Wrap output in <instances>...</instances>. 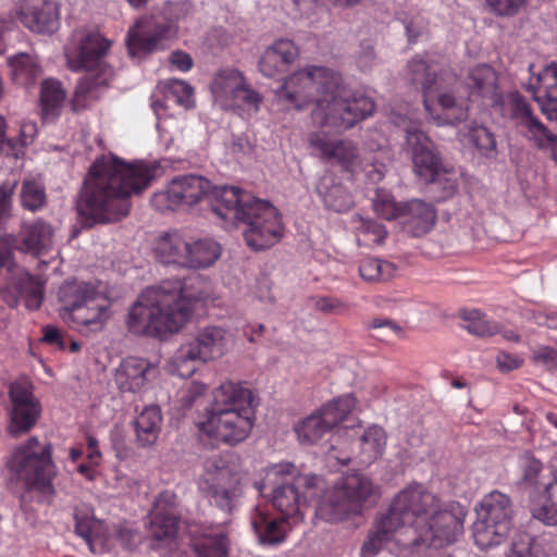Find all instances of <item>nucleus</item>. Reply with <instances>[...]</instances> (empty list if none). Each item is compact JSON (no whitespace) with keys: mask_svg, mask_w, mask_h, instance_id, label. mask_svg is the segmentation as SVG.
<instances>
[{"mask_svg":"<svg viewBox=\"0 0 557 557\" xmlns=\"http://www.w3.org/2000/svg\"><path fill=\"white\" fill-rule=\"evenodd\" d=\"M9 397L12 405L8 433L18 437L29 432L41 413L39 400L34 396L32 386L26 382H14L9 387Z\"/></svg>","mask_w":557,"mask_h":557,"instance_id":"nucleus-16","label":"nucleus"},{"mask_svg":"<svg viewBox=\"0 0 557 557\" xmlns=\"http://www.w3.org/2000/svg\"><path fill=\"white\" fill-rule=\"evenodd\" d=\"M387 436L382 426L371 425L360 436L359 462L368 466L380 459L385 450Z\"/></svg>","mask_w":557,"mask_h":557,"instance_id":"nucleus-33","label":"nucleus"},{"mask_svg":"<svg viewBox=\"0 0 557 557\" xmlns=\"http://www.w3.org/2000/svg\"><path fill=\"white\" fill-rule=\"evenodd\" d=\"M380 486L363 473H348L326 491L317 506V516L327 522H338L356 516L375 503Z\"/></svg>","mask_w":557,"mask_h":557,"instance_id":"nucleus-7","label":"nucleus"},{"mask_svg":"<svg viewBox=\"0 0 557 557\" xmlns=\"http://www.w3.org/2000/svg\"><path fill=\"white\" fill-rule=\"evenodd\" d=\"M180 502L176 494L172 491H164L157 497L151 512L161 513L162 516L180 519Z\"/></svg>","mask_w":557,"mask_h":557,"instance_id":"nucleus-57","label":"nucleus"},{"mask_svg":"<svg viewBox=\"0 0 557 557\" xmlns=\"http://www.w3.org/2000/svg\"><path fill=\"white\" fill-rule=\"evenodd\" d=\"M508 557H539L534 540L524 534L518 542H515Z\"/></svg>","mask_w":557,"mask_h":557,"instance_id":"nucleus-61","label":"nucleus"},{"mask_svg":"<svg viewBox=\"0 0 557 557\" xmlns=\"http://www.w3.org/2000/svg\"><path fill=\"white\" fill-rule=\"evenodd\" d=\"M397 220L407 234L420 237L428 234L435 225L436 210L429 202L411 199L403 203Z\"/></svg>","mask_w":557,"mask_h":557,"instance_id":"nucleus-24","label":"nucleus"},{"mask_svg":"<svg viewBox=\"0 0 557 557\" xmlns=\"http://www.w3.org/2000/svg\"><path fill=\"white\" fill-rule=\"evenodd\" d=\"M207 417L253 411L252 392L240 383L224 382L213 391Z\"/></svg>","mask_w":557,"mask_h":557,"instance_id":"nucleus-21","label":"nucleus"},{"mask_svg":"<svg viewBox=\"0 0 557 557\" xmlns=\"http://www.w3.org/2000/svg\"><path fill=\"white\" fill-rule=\"evenodd\" d=\"M515 509L511 498L499 491L486 494L476 507L472 532L475 544L488 549L504 543L512 528Z\"/></svg>","mask_w":557,"mask_h":557,"instance_id":"nucleus-9","label":"nucleus"},{"mask_svg":"<svg viewBox=\"0 0 557 557\" xmlns=\"http://www.w3.org/2000/svg\"><path fill=\"white\" fill-rule=\"evenodd\" d=\"M465 517L459 503H443L421 484L409 485L394 497L387 512L368 533L360 557H375L401 528L405 539L397 541L410 550L451 544L463 532Z\"/></svg>","mask_w":557,"mask_h":557,"instance_id":"nucleus-1","label":"nucleus"},{"mask_svg":"<svg viewBox=\"0 0 557 557\" xmlns=\"http://www.w3.org/2000/svg\"><path fill=\"white\" fill-rule=\"evenodd\" d=\"M437 91H433L431 111L429 114L437 121V124H458L468 117V110L456 102L450 92L444 91L441 81L437 82Z\"/></svg>","mask_w":557,"mask_h":557,"instance_id":"nucleus-27","label":"nucleus"},{"mask_svg":"<svg viewBox=\"0 0 557 557\" xmlns=\"http://www.w3.org/2000/svg\"><path fill=\"white\" fill-rule=\"evenodd\" d=\"M11 76L18 85L32 83L40 74L37 58L29 53H17L9 59Z\"/></svg>","mask_w":557,"mask_h":557,"instance_id":"nucleus-41","label":"nucleus"},{"mask_svg":"<svg viewBox=\"0 0 557 557\" xmlns=\"http://www.w3.org/2000/svg\"><path fill=\"white\" fill-rule=\"evenodd\" d=\"M75 533L85 540L89 549L95 553L91 531L96 521L88 509H76L74 512Z\"/></svg>","mask_w":557,"mask_h":557,"instance_id":"nucleus-56","label":"nucleus"},{"mask_svg":"<svg viewBox=\"0 0 557 557\" xmlns=\"http://www.w3.org/2000/svg\"><path fill=\"white\" fill-rule=\"evenodd\" d=\"M21 206L24 210L37 212L47 205L46 188L34 178H25L20 191Z\"/></svg>","mask_w":557,"mask_h":557,"instance_id":"nucleus-44","label":"nucleus"},{"mask_svg":"<svg viewBox=\"0 0 557 557\" xmlns=\"http://www.w3.org/2000/svg\"><path fill=\"white\" fill-rule=\"evenodd\" d=\"M373 211L384 220H397L404 202H396L393 195L383 188H376L371 199Z\"/></svg>","mask_w":557,"mask_h":557,"instance_id":"nucleus-49","label":"nucleus"},{"mask_svg":"<svg viewBox=\"0 0 557 557\" xmlns=\"http://www.w3.org/2000/svg\"><path fill=\"white\" fill-rule=\"evenodd\" d=\"M255 422V410L207 417L202 429L227 445L234 446L245 441L250 434Z\"/></svg>","mask_w":557,"mask_h":557,"instance_id":"nucleus-18","label":"nucleus"},{"mask_svg":"<svg viewBox=\"0 0 557 557\" xmlns=\"http://www.w3.org/2000/svg\"><path fill=\"white\" fill-rule=\"evenodd\" d=\"M487 4L498 15H513L524 5L527 0H486Z\"/></svg>","mask_w":557,"mask_h":557,"instance_id":"nucleus-62","label":"nucleus"},{"mask_svg":"<svg viewBox=\"0 0 557 557\" xmlns=\"http://www.w3.org/2000/svg\"><path fill=\"white\" fill-rule=\"evenodd\" d=\"M227 344L225 330L209 326L201 330L195 338L184 343L173 356V366L182 377L191 376L198 363H206L224 355Z\"/></svg>","mask_w":557,"mask_h":557,"instance_id":"nucleus-12","label":"nucleus"},{"mask_svg":"<svg viewBox=\"0 0 557 557\" xmlns=\"http://www.w3.org/2000/svg\"><path fill=\"white\" fill-rule=\"evenodd\" d=\"M468 137L482 156L494 158L497 154L495 136L487 127L474 125L470 127Z\"/></svg>","mask_w":557,"mask_h":557,"instance_id":"nucleus-51","label":"nucleus"},{"mask_svg":"<svg viewBox=\"0 0 557 557\" xmlns=\"http://www.w3.org/2000/svg\"><path fill=\"white\" fill-rule=\"evenodd\" d=\"M356 239L359 246H372L383 244L387 230L384 224L374 221L371 218H364L361 214H354L351 218Z\"/></svg>","mask_w":557,"mask_h":557,"instance_id":"nucleus-35","label":"nucleus"},{"mask_svg":"<svg viewBox=\"0 0 557 557\" xmlns=\"http://www.w3.org/2000/svg\"><path fill=\"white\" fill-rule=\"evenodd\" d=\"M228 542L224 534H209L191 543L194 557H227Z\"/></svg>","mask_w":557,"mask_h":557,"instance_id":"nucleus-43","label":"nucleus"},{"mask_svg":"<svg viewBox=\"0 0 557 557\" xmlns=\"http://www.w3.org/2000/svg\"><path fill=\"white\" fill-rule=\"evenodd\" d=\"M397 267L380 258H366L360 262L359 274L370 283L386 282L395 276Z\"/></svg>","mask_w":557,"mask_h":557,"instance_id":"nucleus-42","label":"nucleus"},{"mask_svg":"<svg viewBox=\"0 0 557 557\" xmlns=\"http://www.w3.org/2000/svg\"><path fill=\"white\" fill-rule=\"evenodd\" d=\"M262 100V96L245 81L244 86L239 87L228 101H231L233 108L246 110L249 113H257Z\"/></svg>","mask_w":557,"mask_h":557,"instance_id":"nucleus-52","label":"nucleus"},{"mask_svg":"<svg viewBox=\"0 0 557 557\" xmlns=\"http://www.w3.org/2000/svg\"><path fill=\"white\" fill-rule=\"evenodd\" d=\"M178 528V521L172 517L162 516L161 513H150L149 533L157 540L174 537Z\"/></svg>","mask_w":557,"mask_h":557,"instance_id":"nucleus-54","label":"nucleus"},{"mask_svg":"<svg viewBox=\"0 0 557 557\" xmlns=\"http://www.w3.org/2000/svg\"><path fill=\"white\" fill-rule=\"evenodd\" d=\"M533 139L540 149H549L550 158L557 164V135L545 127V132L536 135Z\"/></svg>","mask_w":557,"mask_h":557,"instance_id":"nucleus-64","label":"nucleus"},{"mask_svg":"<svg viewBox=\"0 0 557 557\" xmlns=\"http://www.w3.org/2000/svg\"><path fill=\"white\" fill-rule=\"evenodd\" d=\"M162 416L158 406H147L135 420L137 442L146 447L156 443L161 431Z\"/></svg>","mask_w":557,"mask_h":557,"instance_id":"nucleus-32","label":"nucleus"},{"mask_svg":"<svg viewBox=\"0 0 557 557\" xmlns=\"http://www.w3.org/2000/svg\"><path fill=\"white\" fill-rule=\"evenodd\" d=\"M368 327L374 331L372 336L379 341H389L394 336H399L403 333V329L399 324L386 318L372 319Z\"/></svg>","mask_w":557,"mask_h":557,"instance_id":"nucleus-55","label":"nucleus"},{"mask_svg":"<svg viewBox=\"0 0 557 557\" xmlns=\"http://www.w3.org/2000/svg\"><path fill=\"white\" fill-rule=\"evenodd\" d=\"M292 470H295L292 463L275 465L268 470L264 481L255 482V487L263 492L268 485H271L273 507L284 519L297 523L302 519L301 507L305 505V498L287 478L292 474Z\"/></svg>","mask_w":557,"mask_h":557,"instance_id":"nucleus-13","label":"nucleus"},{"mask_svg":"<svg viewBox=\"0 0 557 557\" xmlns=\"http://www.w3.org/2000/svg\"><path fill=\"white\" fill-rule=\"evenodd\" d=\"M425 183L431 184L432 189L438 193L437 199L440 201L453 197L458 188L456 173L445 168L438 171V175L433 181H426Z\"/></svg>","mask_w":557,"mask_h":557,"instance_id":"nucleus-53","label":"nucleus"},{"mask_svg":"<svg viewBox=\"0 0 557 557\" xmlns=\"http://www.w3.org/2000/svg\"><path fill=\"white\" fill-rule=\"evenodd\" d=\"M543 114L548 120L557 121V86L549 85L543 95H539L536 98Z\"/></svg>","mask_w":557,"mask_h":557,"instance_id":"nucleus-59","label":"nucleus"},{"mask_svg":"<svg viewBox=\"0 0 557 557\" xmlns=\"http://www.w3.org/2000/svg\"><path fill=\"white\" fill-rule=\"evenodd\" d=\"M53 244V228L50 223L38 219L30 224H23L17 235L0 239V270L11 264V248L33 256L47 252Z\"/></svg>","mask_w":557,"mask_h":557,"instance_id":"nucleus-15","label":"nucleus"},{"mask_svg":"<svg viewBox=\"0 0 557 557\" xmlns=\"http://www.w3.org/2000/svg\"><path fill=\"white\" fill-rule=\"evenodd\" d=\"M109 48L110 41L97 32H88L76 44L65 47L69 69L74 72L85 71L71 101L73 111L78 112L98 99L99 88L107 86L111 79L112 70L103 61Z\"/></svg>","mask_w":557,"mask_h":557,"instance_id":"nucleus-6","label":"nucleus"},{"mask_svg":"<svg viewBox=\"0 0 557 557\" xmlns=\"http://www.w3.org/2000/svg\"><path fill=\"white\" fill-rule=\"evenodd\" d=\"M329 423L317 410L298 423L295 426V432L300 443L312 445L332 431Z\"/></svg>","mask_w":557,"mask_h":557,"instance_id":"nucleus-40","label":"nucleus"},{"mask_svg":"<svg viewBox=\"0 0 557 557\" xmlns=\"http://www.w3.org/2000/svg\"><path fill=\"white\" fill-rule=\"evenodd\" d=\"M198 490L211 505L225 513L236 509L244 493L240 473L220 456L210 457L203 462Z\"/></svg>","mask_w":557,"mask_h":557,"instance_id":"nucleus-10","label":"nucleus"},{"mask_svg":"<svg viewBox=\"0 0 557 557\" xmlns=\"http://www.w3.org/2000/svg\"><path fill=\"white\" fill-rule=\"evenodd\" d=\"M407 79L410 85L421 88L424 108L431 111L433 91L438 90L436 86L440 79L430 71L426 61L419 57L412 58L407 64Z\"/></svg>","mask_w":557,"mask_h":557,"instance_id":"nucleus-30","label":"nucleus"},{"mask_svg":"<svg viewBox=\"0 0 557 557\" xmlns=\"http://www.w3.org/2000/svg\"><path fill=\"white\" fill-rule=\"evenodd\" d=\"M202 199L223 220H236L246 225L244 238L253 250L272 247L283 236L277 209L268 200L256 198L236 187H213L206 177L195 174L175 176L166 189L153 197L154 203L164 200L169 209L191 208Z\"/></svg>","mask_w":557,"mask_h":557,"instance_id":"nucleus-2","label":"nucleus"},{"mask_svg":"<svg viewBox=\"0 0 557 557\" xmlns=\"http://www.w3.org/2000/svg\"><path fill=\"white\" fill-rule=\"evenodd\" d=\"M517 469L519 471L516 485L522 490H528L530 493L537 488L540 484V476L543 471V463L531 451L521 453L516 460Z\"/></svg>","mask_w":557,"mask_h":557,"instance_id":"nucleus-37","label":"nucleus"},{"mask_svg":"<svg viewBox=\"0 0 557 557\" xmlns=\"http://www.w3.org/2000/svg\"><path fill=\"white\" fill-rule=\"evenodd\" d=\"M18 17L29 30L52 34L59 26V8L55 0H21Z\"/></svg>","mask_w":557,"mask_h":557,"instance_id":"nucleus-22","label":"nucleus"},{"mask_svg":"<svg viewBox=\"0 0 557 557\" xmlns=\"http://www.w3.org/2000/svg\"><path fill=\"white\" fill-rule=\"evenodd\" d=\"M467 85L471 96H479L492 104L500 99L497 74L490 65L482 64L473 67L468 75Z\"/></svg>","mask_w":557,"mask_h":557,"instance_id":"nucleus-28","label":"nucleus"},{"mask_svg":"<svg viewBox=\"0 0 557 557\" xmlns=\"http://www.w3.org/2000/svg\"><path fill=\"white\" fill-rule=\"evenodd\" d=\"M278 97L301 110L313 103L311 120L314 126L342 134L371 116L373 100L344 85L339 73L324 66H307L292 74L278 91Z\"/></svg>","mask_w":557,"mask_h":557,"instance_id":"nucleus-3","label":"nucleus"},{"mask_svg":"<svg viewBox=\"0 0 557 557\" xmlns=\"http://www.w3.org/2000/svg\"><path fill=\"white\" fill-rule=\"evenodd\" d=\"M292 521L283 516L274 517L267 510L256 507L250 515V525L257 541L262 546H277L282 544L292 528Z\"/></svg>","mask_w":557,"mask_h":557,"instance_id":"nucleus-23","label":"nucleus"},{"mask_svg":"<svg viewBox=\"0 0 557 557\" xmlns=\"http://www.w3.org/2000/svg\"><path fill=\"white\" fill-rule=\"evenodd\" d=\"M14 187L15 184L12 186L2 184L0 186V230H2V227L11 218L12 196Z\"/></svg>","mask_w":557,"mask_h":557,"instance_id":"nucleus-60","label":"nucleus"},{"mask_svg":"<svg viewBox=\"0 0 557 557\" xmlns=\"http://www.w3.org/2000/svg\"><path fill=\"white\" fill-rule=\"evenodd\" d=\"M193 87L181 79H166L158 84V92L164 96L165 100H171L186 109L193 107Z\"/></svg>","mask_w":557,"mask_h":557,"instance_id":"nucleus-45","label":"nucleus"},{"mask_svg":"<svg viewBox=\"0 0 557 557\" xmlns=\"http://www.w3.org/2000/svg\"><path fill=\"white\" fill-rule=\"evenodd\" d=\"M246 78L236 69H224L218 72L211 84L214 98L219 101H228L230 98L244 86Z\"/></svg>","mask_w":557,"mask_h":557,"instance_id":"nucleus-39","label":"nucleus"},{"mask_svg":"<svg viewBox=\"0 0 557 557\" xmlns=\"http://www.w3.org/2000/svg\"><path fill=\"white\" fill-rule=\"evenodd\" d=\"M356 405V399L351 394L343 395L333 401L324 405L318 411L330 422L332 430L337 426L351 412Z\"/></svg>","mask_w":557,"mask_h":557,"instance_id":"nucleus-46","label":"nucleus"},{"mask_svg":"<svg viewBox=\"0 0 557 557\" xmlns=\"http://www.w3.org/2000/svg\"><path fill=\"white\" fill-rule=\"evenodd\" d=\"M185 268H207L212 265L221 255L220 245L212 239H199L188 243Z\"/></svg>","mask_w":557,"mask_h":557,"instance_id":"nucleus-36","label":"nucleus"},{"mask_svg":"<svg viewBox=\"0 0 557 557\" xmlns=\"http://www.w3.org/2000/svg\"><path fill=\"white\" fill-rule=\"evenodd\" d=\"M512 114L519 120L522 126L528 128L533 138L545 132L546 126L533 115L531 106L525 98L519 94L512 98Z\"/></svg>","mask_w":557,"mask_h":557,"instance_id":"nucleus-48","label":"nucleus"},{"mask_svg":"<svg viewBox=\"0 0 557 557\" xmlns=\"http://www.w3.org/2000/svg\"><path fill=\"white\" fill-rule=\"evenodd\" d=\"M309 144L325 161L333 160L348 172H356L361 169L362 159L359 148L350 139L331 140L320 131L310 134Z\"/></svg>","mask_w":557,"mask_h":557,"instance_id":"nucleus-19","label":"nucleus"},{"mask_svg":"<svg viewBox=\"0 0 557 557\" xmlns=\"http://www.w3.org/2000/svg\"><path fill=\"white\" fill-rule=\"evenodd\" d=\"M177 34L174 20L162 15L139 18L126 36V47L131 57H141L166 47V42Z\"/></svg>","mask_w":557,"mask_h":557,"instance_id":"nucleus-14","label":"nucleus"},{"mask_svg":"<svg viewBox=\"0 0 557 557\" xmlns=\"http://www.w3.org/2000/svg\"><path fill=\"white\" fill-rule=\"evenodd\" d=\"M317 191L326 209L334 212H346L352 205V197L344 185L332 176H324L317 185Z\"/></svg>","mask_w":557,"mask_h":557,"instance_id":"nucleus-31","label":"nucleus"},{"mask_svg":"<svg viewBox=\"0 0 557 557\" xmlns=\"http://www.w3.org/2000/svg\"><path fill=\"white\" fill-rule=\"evenodd\" d=\"M461 317L466 322L465 329L473 335L485 337L500 333L499 325L479 310L465 312Z\"/></svg>","mask_w":557,"mask_h":557,"instance_id":"nucleus-50","label":"nucleus"},{"mask_svg":"<svg viewBox=\"0 0 557 557\" xmlns=\"http://www.w3.org/2000/svg\"><path fill=\"white\" fill-rule=\"evenodd\" d=\"M51 444L40 445L37 437H30L16 448L7 465L16 479L38 487L42 493H52L51 480L54 465L51 460Z\"/></svg>","mask_w":557,"mask_h":557,"instance_id":"nucleus-11","label":"nucleus"},{"mask_svg":"<svg viewBox=\"0 0 557 557\" xmlns=\"http://www.w3.org/2000/svg\"><path fill=\"white\" fill-rule=\"evenodd\" d=\"M542 503L532 508V516L548 527H557V469L552 472V479L544 484L540 494Z\"/></svg>","mask_w":557,"mask_h":557,"instance_id":"nucleus-34","label":"nucleus"},{"mask_svg":"<svg viewBox=\"0 0 557 557\" xmlns=\"http://www.w3.org/2000/svg\"><path fill=\"white\" fill-rule=\"evenodd\" d=\"M356 405V399L351 394L343 395L333 401L324 405L318 411L330 422L332 430L337 426L351 412Z\"/></svg>","mask_w":557,"mask_h":557,"instance_id":"nucleus-47","label":"nucleus"},{"mask_svg":"<svg viewBox=\"0 0 557 557\" xmlns=\"http://www.w3.org/2000/svg\"><path fill=\"white\" fill-rule=\"evenodd\" d=\"M0 298L11 308H15L23 299L29 310H37L44 300V288L34 276L17 269L7 285L0 287Z\"/></svg>","mask_w":557,"mask_h":557,"instance_id":"nucleus-20","label":"nucleus"},{"mask_svg":"<svg viewBox=\"0 0 557 557\" xmlns=\"http://www.w3.org/2000/svg\"><path fill=\"white\" fill-rule=\"evenodd\" d=\"M186 252H188V243L176 232L162 234L153 247L156 259L163 264L185 268Z\"/></svg>","mask_w":557,"mask_h":557,"instance_id":"nucleus-29","label":"nucleus"},{"mask_svg":"<svg viewBox=\"0 0 557 557\" xmlns=\"http://www.w3.org/2000/svg\"><path fill=\"white\" fill-rule=\"evenodd\" d=\"M153 372L154 367L148 360L128 357L115 370L114 380L121 392L137 393L146 386Z\"/></svg>","mask_w":557,"mask_h":557,"instance_id":"nucleus-25","label":"nucleus"},{"mask_svg":"<svg viewBox=\"0 0 557 557\" xmlns=\"http://www.w3.org/2000/svg\"><path fill=\"white\" fill-rule=\"evenodd\" d=\"M5 120L0 116V153H4L5 156L18 158L21 149L15 143L14 138H9L5 136Z\"/></svg>","mask_w":557,"mask_h":557,"instance_id":"nucleus-63","label":"nucleus"},{"mask_svg":"<svg viewBox=\"0 0 557 557\" xmlns=\"http://www.w3.org/2000/svg\"><path fill=\"white\" fill-rule=\"evenodd\" d=\"M404 147L412 160L413 172L424 183L433 181L444 168L440 151L423 131L413 126L408 127Z\"/></svg>","mask_w":557,"mask_h":557,"instance_id":"nucleus-17","label":"nucleus"},{"mask_svg":"<svg viewBox=\"0 0 557 557\" xmlns=\"http://www.w3.org/2000/svg\"><path fill=\"white\" fill-rule=\"evenodd\" d=\"M65 100V91L61 83L53 78L45 79L40 88V106L45 120L54 119Z\"/></svg>","mask_w":557,"mask_h":557,"instance_id":"nucleus-38","label":"nucleus"},{"mask_svg":"<svg viewBox=\"0 0 557 557\" xmlns=\"http://www.w3.org/2000/svg\"><path fill=\"white\" fill-rule=\"evenodd\" d=\"M62 307L60 317L72 327L100 330L108 309L106 299L92 283L72 280L64 282L58 290Z\"/></svg>","mask_w":557,"mask_h":557,"instance_id":"nucleus-8","label":"nucleus"},{"mask_svg":"<svg viewBox=\"0 0 557 557\" xmlns=\"http://www.w3.org/2000/svg\"><path fill=\"white\" fill-rule=\"evenodd\" d=\"M531 361L543 367L547 371L557 370V349L550 346L541 345L532 350Z\"/></svg>","mask_w":557,"mask_h":557,"instance_id":"nucleus-58","label":"nucleus"},{"mask_svg":"<svg viewBox=\"0 0 557 557\" xmlns=\"http://www.w3.org/2000/svg\"><path fill=\"white\" fill-rule=\"evenodd\" d=\"M153 169L140 161L126 163L116 157L97 159L78 194L77 212L84 227L110 224L128 215L131 197L146 189Z\"/></svg>","mask_w":557,"mask_h":557,"instance_id":"nucleus-4","label":"nucleus"},{"mask_svg":"<svg viewBox=\"0 0 557 557\" xmlns=\"http://www.w3.org/2000/svg\"><path fill=\"white\" fill-rule=\"evenodd\" d=\"M298 47L293 40L281 38L267 49L259 62L260 72L267 77H274L287 70L298 57Z\"/></svg>","mask_w":557,"mask_h":557,"instance_id":"nucleus-26","label":"nucleus"},{"mask_svg":"<svg viewBox=\"0 0 557 557\" xmlns=\"http://www.w3.org/2000/svg\"><path fill=\"white\" fill-rule=\"evenodd\" d=\"M201 298V293L188 292L187 282L164 281L147 287L131 306L126 329L133 335L154 338L176 333L191 314V301Z\"/></svg>","mask_w":557,"mask_h":557,"instance_id":"nucleus-5","label":"nucleus"}]
</instances>
